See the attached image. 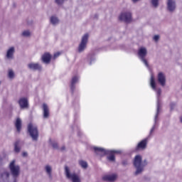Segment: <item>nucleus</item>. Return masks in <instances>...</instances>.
Wrapping results in <instances>:
<instances>
[{
	"label": "nucleus",
	"mask_w": 182,
	"mask_h": 182,
	"mask_svg": "<svg viewBox=\"0 0 182 182\" xmlns=\"http://www.w3.org/2000/svg\"><path fill=\"white\" fill-rule=\"evenodd\" d=\"M1 178L3 180H8V178H9V172L4 171L3 173H1Z\"/></svg>",
	"instance_id": "obj_23"
},
{
	"label": "nucleus",
	"mask_w": 182,
	"mask_h": 182,
	"mask_svg": "<svg viewBox=\"0 0 182 182\" xmlns=\"http://www.w3.org/2000/svg\"><path fill=\"white\" fill-rule=\"evenodd\" d=\"M180 121L182 122V117H181V118H180Z\"/></svg>",
	"instance_id": "obj_41"
},
{
	"label": "nucleus",
	"mask_w": 182,
	"mask_h": 182,
	"mask_svg": "<svg viewBox=\"0 0 182 182\" xmlns=\"http://www.w3.org/2000/svg\"><path fill=\"white\" fill-rule=\"evenodd\" d=\"M141 60H142V62H144V65H146V66H149V63L147 62V60H146L145 58H141Z\"/></svg>",
	"instance_id": "obj_30"
},
{
	"label": "nucleus",
	"mask_w": 182,
	"mask_h": 182,
	"mask_svg": "<svg viewBox=\"0 0 182 182\" xmlns=\"http://www.w3.org/2000/svg\"><path fill=\"white\" fill-rule=\"evenodd\" d=\"M167 6L170 12H173L176 9V2L173 0H168Z\"/></svg>",
	"instance_id": "obj_15"
},
{
	"label": "nucleus",
	"mask_w": 182,
	"mask_h": 182,
	"mask_svg": "<svg viewBox=\"0 0 182 182\" xmlns=\"http://www.w3.org/2000/svg\"><path fill=\"white\" fill-rule=\"evenodd\" d=\"M151 4L154 8H157L159 6V0H151Z\"/></svg>",
	"instance_id": "obj_27"
},
{
	"label": "nucleus",
	"mask_w": 182,
	"mask_h": 182,
	"mask_svg": "<svg viewBox=\"0 0 182 182\" xmlns=\"http://www.w3.org/2000/svg\"><path fill=\"white\" fill-rule=\"evenodd\" d=\"M151 87H152V89H154V90H156V81L154 80V75H151Z\"/></svg>",
	"instance_id": "obj_21"
},
{
	"label": "nucleus",
	"mask_w": 182,
	"mask_h": 182,
	"mask_svg": "<svg viewBox=\"0 0 182 182\" xmlns=\"http://www.w3.org/2000/svg\"><path fill=\"white\" fill-rule=\"evenodd\" d=\"M146 55H147V50L146 49V48H139L138 51V55L139 56L140 59H143L146 58Z\"/></svg>",
	"instance_id": "obj_14"
},
{
	"label": "nucleus",
	"mask_w": 182,
	"mask_h": 182,
	"mask_svg": "<svg viewBox=\"0 0 182 182\" xmlns=\"http://www.w3.org/2000/svg\"><path fill=\"white\" fill-rule=\"evenodd\" d=\"M0 85H1V82H0Z\"/></svg>",
	"instance_id": "obj_43"
},
{
	"label": "nucleus",
	"mask_w": 182,
	"mask_h": 182,
	"mask_svg": "<svg viewBox=\"0 0 182 182\" xmlns=\"http://www.w3.org/2000/svg\"><path fill=\"white\" fill-rule=\"evenodd\" d=\"M159 39H160V36L156 35L154 36V41H155V42H157V41H159Z\"/></svg>",
	"instance_id": "obj_32"
},
{
	"label": "nucleus",
	"mask_w": 182,
	"mask_h": 182,
	"mask_svg": "<svg viewBox=\"0 0 182 182\" xmlns=\"http://www.w3.org/2000/svg\"><path fill=\"white\" fill-rule=\"evenodd\" d=\"M116 178H117V175H107L102 177V180L104 181H115Z\"/></svg>",
	"instance_id": "obj_13"
},
{
	"label": "nucleus",
	"mask_w": 182,
	"mask_h": 182,
	"mask_svg": "<svg viewBox=\"0 0 182 182\" xmlns=\"http://www.w3.org/2000/svg\"><path fill=\"white\" fill-rule=\"evenodd\" d=\"M14 76H15V74L14 73V71L12 70H9V77L10 79H14Z\"/></svg>",
	"instance_id": "obj_28"
},
{
	"label": "nucleus",
	"mask_w": 182,
	"mask_h": 182,
	"mask_svg": "<svg viewBox=\"0 0 182 182\" xmlns=\"http://www.w3.org/2000/svg\"><path fill=\"white\" fill-rule=\"evenodd\" d=\"M43 110L44 119H48V117H49V107H48V105L43 104Z\"/></svg>",
	"instance_id": "obj_18"
},
{
	"label": "nucleus",
	"mask_w": 182,
	"mask_h": 182,
	"mask_svg": "<svg viewBox=\"0 0 182 182\" xmlns=\"http://www.w3.org/2000/svg\"><path fill=\"white\" fill-rule=\"evenodd\" d=\"M23 36H31V32L29 31H24L22 33Z\"/></svg>",
	"instance_id": "obj_29"
},
{
	"label": "nucleus",
	"mask_w": 182,
	"mask_h": 182,
	"mask_svg": "<svg viewBox=\"0 0 182 182\" xmlns=\"http://www.w3.org/2000/svg\"><path fill=\"white\" fill-rule=\"evenodd\" d=\"M28 68L31 70H41L42 66L39 63H31L28 65Z\"/></svg>",
	"instance_id": "obj_11"
},
{
	"label": "nucleus",
	"mask_w": 182,
	"mask_h": 182,
	"mask_svg": "<svg viewBox=\"0 0 182 182\" xmlns=\"http://www.w3.org/2000/svg\"><path fill=\"white\" fill-rule=\"evenodd\" d=\"M14 151L16 153H19V151H21V148L19 147V141H16L14 143Z\"/></svg>",
	"instance_id": "obj_22"
},
{
	"label": "nucleus",
	"mask_w": 182,
	"mask_h": 182,
	"mask_svg": "<svg viewBox=\"0 0 182 182\" xmlns=\"http://www.w3.org/2000/svg\"><path fill=\"white\" fill-rule=\"evenodd\" d=\"M79 164L82 167V168H87V162L85 161H80Z\"/></svg>",
	"instance_id": "obj_26"
},
{
	"label": "nucleus",
	"mask_w": 182,
	"mask_h": 182,
	"mask_svg": "<svg viewBox=\"0 0 182 182\" xmlns=\"http://www.w3.org/2000/svg\"><path fill=\"white\" fill-rule=\"evenodd\" d=\"M9 168L13 177H18V176H19L21 168L19 167V166L15 165V160L12 161L10 163Z\"/></svg>",
	"instance_id": "obj_4"
},
{
	"label": "nucleus",
	"mask_w": 182,
	"mask_h": 182,
	"mask_svg": "<svg viewBox=\"0 0 182 182\" xmlns=\"http://www.w3.org/2000/svg\"><path fill=\"white\" fill-rule=\"evenodd\" d=\"M151 132H153V129H151Z\"/></svg>",
	"instance_id": "obj_42"
},
{
	"label": "nucleus",
	"mask_w": 182,
	"mask_h": 182,
	"mask_svg": "<svg viewBox=\"0 0 182 182\" xmlns=\"http://www.w3.org/2000/svg\"><path fill=\"white\" fill-rule=\"evenodd\" d=\"M15 127L18 133H21V130L22 129V121L19 118L16 119Z\"/></svg>",
	"instance_id": "obj_20"
},
{
	"label": "nucleus",
	"mask_w": 182,
	"mask_h": 182,
	"mask_svg": "<svg viewBox=\"0 0 182 182\" xmlns=\"http://www.w3.org/2000/svg\"><path fill=\"white\" fill-rule=\"evenodd\" d=\"M41 60L43 63H46L47 65L50 63V60H52V55L49 53H44L41 56Z\"/></svg>",
	"instance_id": "obj_8"
},
{
	"label": "nucleus",
	"mask_w": 182,
	"mask_h": 182,
	"mask_svg": "<svg viewBox=\"0 0 182 182\" xmlns=\"http://www.w3.org/2000/svg\"><path fill=\"white\" fill-rule=\"evenodd\" d=\"M66 148L65 147V146H62L61 147V149H60V150H61V151H63V150H65Z\"/></svg>",
	"instance_id": "obj_38"
},
{
	"label": "nucleus",
	"mask_w": 182,
	"mask_h": 182,
	"mask_svg": "<svg viewBox=\"0 0 182 182\" xmlns=\"http://www.w3.org/2000/svg\"><path fill=\"white\" fill-rule=\"evenodd\" d=\"M18 104L21 109H28L29 107V104L28 103V99L23 97L18 100Z\"/></svg>",
	"instance_id": "obj_9"
},
{
	"label": "nucleus",
	"mask_w": 182,
	"mask_h": 182,
	"mask_svg": "<svg viewBox=\"0 0 182 182\" xmlns=\"http://www.w3.org/2000/svg\"><path fill=\"white\" fill-rule=\"evenodd\" d=\"M65 175L67 178L72 181L73 182H80V178L76 173H70V171L69 170V167L65 166Z\"/></svg>",
	"instance_id": "obj_3"
},
{
	"label": "nucleus",
	"mask_w": 182,
	"mask_h": 182,
	"mask_svg": "<svg viewBox=\"0 0 182 182\" xmlns=\"http://www.w3.org/2000/svg\"><path fill=\"white\" fill-rule=\"evenodd\" d=\"M94 151L97 154H100V156H106V154H109V152L106 151V149L99 147H94Z\"/></svg>",
	"instance_id": "obj_12"
},
{
	"label": "nucleus",
	"mask_w": 182,
	"mask_h": 182,
	"mask_svg": "<svg viewBox=\"0 0 182 182\" xmlns=\"http://www.w3.org/2000/svg\"><path fill=\"white\" fill-rule=\"evenodd\" d=\"M146 164H147V163H146L145 165H144L141 163V156L136 155L135 156L134 160V166L136 168V171L135 172L136 176H137V174H140V173H141V171H143V168H144V166Z\"/></svg>",
	"instance_id": "obj_1"
},
{
	"label": "nucleus",
	"mask_w": 182,
	"mask_h": 182,
	"mask_svg": "<svg viewBox=\"0 0 182 182\" xmlns=\"http://www.w3.org/2000/svg\"><path fill=\"white\" fill-rule=\"evenodd\" d=\"M123 166H126L127 164V161H124L122 162Z\"/></svg>",
	"instance_id": "obj_37"
},
{
	"label": "nucleus",
	"mask_w": 182,
	"mask_h": 182,
	"mask_svg": "<svg viewBox=\"0 0 182 182\" xmlns=\"http://www.w3.org/2000/svg\"><path fill=\"white\" fill-rule=\"evenodd\" d=\"M87 41H89V34L86 33L82 36L81 43L78 46L79 52H83V50H85V49L86 48V46L87 45Z\"/></svg>",
	"instance_id": "obj_6"
},
{
	"label": "nucleus",
	"mask_w": 182,
	"mask_h": 182,
	"mask_svg": "<svg viewBox=\"0 0 182 182\" xmlns=\"http://www.w3.org/2000/svg\"><path fill=\"white\" fill-rule=\"evenodd\" d=\"M119 21H123L126 23H130L132 22V13L130 12H125L122 13L119 17Z\"/></svg>",
	"instance_id": "obj_7"
},
{
	"label": "nucleus",
	"mask_w": 182,
	"mask_h": 182,
	"mask_svg": "<svg viewBox=\"0 0 182 182\" xmlns=\"http://www.w3.org/2000/svg\"><path fill=\"white\" fill-rule=\"evenodd\" d=\"M78 80H79V78L77 77V76L73 77L71 80V85H70V89L73 92L75 90V85H76V83H77Z\"/></svg>",
	"instance_id": "obj_19"
},
{
	"label": "nucleus",
	"mask_w": 182,
	"mask_h": 182,
	"mask_svg": "<svg viewBox=\"0 0 182 182\" xmlns=\"http://www.w3.org/2000/svg\"><path fill=\"white\" fill-rule=\"evenodd\" d=\"M139 0H132L133 2H137Z\"/></svg>",
	"instance_id": "obj_40"
},
{
	"label": "nucleus",
	"mask_w": 182,
	"mask_h": 182,
	"mask_svg": "<svg viewBox=\"0 0 182 182\" xmlns=\"http://www.w3.org/2000/svg\"><path fill=\"white\" fill-rule=\"evenodd\" d=\"M46 173L48 174V176L50 177H52V168H50V166H46Z\"/></svg>",
	"instance_id": "obj_25"
},
{
	"label": "nucleus",
	"mask_w": 182,
	"mask_h": 182,
	"mask_svg": "<svg viewBox=\"0 0 182 182\" xmlns=\"http://www.w3.org/2000/svg\"><path fill=\"white\" fill-rule=\"evenodd\" d=\"M160 93H161V90H159V91H158V95H160Z\"/></svg>",
	"instance_id": "obj_39"
},
{
	"label": "nucleus",
	"mask_w": 182,
	"mask_h": 182,
	"mask_svg": "<svg viewBox=\"0 0 182 182\" xmlns=\"http://www.w3.org/2000/svg\"><path fill=\"white\" fill-rule=\"evenodd\" d=\"M117 153V151H111L109 153V156L107 157L108 161H116V156H114V154Z\"/></svg>",
	"instance_id": "obj_16"
},
{
	"label": "nucleus",
	"mask_w": 182,
	"mask_h": 182,
	"mask_svg": "<svg viewBox=\"0 0 182 182\" xmlns=\"http://www.w3.org/2000/svg\"><path fill=\"white\" fill-rule=\"evenodd\" d=\"M170 106H171V109L173 110V109H174V106H176V104L171 103Z\"/></svg>",
	"instance_id": "obj_35"
},
{
	"label": "nucleus",
	"mask_w": 182,
	"mask_h": 182,
	"mask_svg": "<svg viewBox=\"0 0 182 182\" xmlns=\"http://www.w3.org/2000/svg\"><path fill=\"white\" fill-rule=\"evenodd\" d=\"M52 146L53 149H58V143L54 142L52 144Z\"/></svg>",
	"instance_id": "obj_34"
},
{
	"label": "nucleus",
	"mask_w": 182,
	"mask_h": 182,
	"mask_svg": "<svg viewBox=\"0 0 182 182\" xmlns=\"http://www.w3.org/2000/svg\"><path fill=\"white\" fill-rule=\"evenodd\" d=\"M58 56H60V53L58 52L54 54V59H56V58H58Z\"/></svg>",
	"instance_id": "obj_33"
},
{
	"label": "nucleus",
	"mask_w": 182,
	"mask_h": 182,
	"mask_svg": "<svg viewBox=\"0 0 182 182\" xmlns=\"http://www.w3.org/2000/svg\"><path fill=\"white\" fill-rule=\"evenodd\" d=\"M28 132L31 139L36 141V140H38V137H39V131H38V127L33 125L32 123H30L28 125Z\"/></svg>",
	"instance_id": "obj_2"
},
{
	"label": "nucleus",
	"mask_w": 182,
	"mask_h": 182,
	"mask_svg": "<svg viewBox=\"0 0 182 182\" xmlns=\"http://www.w3.org/2000/svg\"><path fill=\"white\" fill-rule=\"evenodd\" d=\"M22 156H23V157H26V156H28V153H26V152H23V153H22Z\"/></svg>",
	"instance_id": "obj_36"
},
{
	"label": "nucleus",
	"mask_w": 182,
	"mask_h": 182,
	"mask_svg": "<svg viewBox=\"0 0 182 182\" xmlns=\"http://www.w3.org/2000/svg\"><path fill=\"white\" fill-rule=\"evenodd\" d=\"M149 143V138H145L140 141L134 149V151H141L147 149V144Z\"/></svg>",
	"instance_id": "obj_5"
},
{
	"label": "nucleus",
	"mask_w": 182,
	"mask_h": 182,
	"mask_svg": "<svg viewBox=\"0 0 182 182\" xmlns=\"http://www.w3.org/2000/svg\"><path fill=\"white\" fill-rule=\"evenodd\" d=\"M50 22L53 23V25H56V23H58L59 22V19H58L55 16H51Z\"/></svg>",
	"instance_id": "obj_24"
},
{
	"label": "nucleus",
	"mask_w": 182,
	"mask_h": 182,
	"mask_svg": "<svg viewBox=\"0 0 182 182\" xmlns=\"http://www.w3.org/2000/svg\"><path fill=\"white\" fill-rule=\"evenodd\" d=\"M15 53V48L11 47L6 53V58L7 59H13L14 54Z\"/></svg>",
	"instance_id": "obj_17"
},
{
	"label": "nucleus",
	"mask_w": 182,
	"mask_h": 182,
	"mask_svg": "<svg viewBox=\"0 0 182 182\" xmlns=\"http://www.w3.org/2000/svg\"><path fill=\"white\" fill-rule=\"evenodd\" d=\"M158 82L161 86L166 85V75L163 73H159L158 74Z\"/></svg>",
	"instance_id": "obj_10"
},
{
	"label": "nucleus",
	"mask_w": 182,
	"mask_h": 182,
	"mask_svg": "<svg viewBox=\"0 0 182 182\" xmlns=\"http://www.w3.org/2000/svg\"><path fill=\"white\" fill-rule=\"evenodd\" d=\"M65 0H55V2L58 5H62V4H63V1Z\"/></svg>",
	"instance_id": "obj_31"
}]
</instances>
